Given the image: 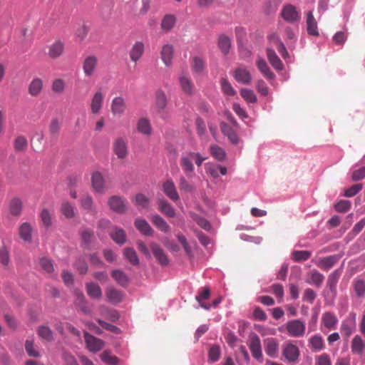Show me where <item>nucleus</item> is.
Wrapping results in <instances>:
<instances>
[{
  "mask_svg": "<svg viewBox=\"0 0 365 365\" xmlns=\"http://www.w3.org/2000/svg\"><path fill=\"white\" fill-rule=\"evenodd\" d=\"M41 221L43 225L48 228L52 225V213L47 209H43L40 214Z\"/></svg>",
  "mask_w": 365,
  "mask_h": 365,
  "instance_id": "nucleus-54",
  "label": "nucleus"
},
{
  "mask_svg": "<svg viewBox=\"0 0 365 365\" xmlns=\"http://www.w3.org/2000/svg\"><path fill=\"white\" fill-rule=\"evenodd\" d=\"M241 96L248 103H254L257 101V96L252 90L242 88L240 91Z\"/></svg>",
  "mask_w": 365,
  "mask_h": 365,
  "instance_id": "nucleus-61",
  "label": "nucleus"
},
{
  "mask_svg": "<svg viewBox=\"0 0 365 365\" xmlns=\"http://www.w3.org/2000/svg\"><path fill=\"white\" fill-rule=\"evenodd\" d=\"M267 55L269 63L275 69L279 71L283 69L284 66L282 61L272 48H268L267 49Z\"/></svg>",
  "mask_w": 365,
  "mask_h": 365,
  "instance_id": "nucleus-35",
  "label": "nucleus"
},
{
  "mask_svg": "<svg viewBox=\"0 0 365 365\" xmlns=\"http://www.w3.org/2000/svg\"><path fill=\"white\" fill-rule=\"evenodd\" d=\"M28 147V141L23 135L16 137L14 141V148L17 152H24Z\"/></svg>",
  "mask_w": 365,
  "mask_h": 365,
  "instance_id": "nucleus-49",
  "label": "nucleus"
},
{
  "mask_svg": "<svg viewBox=\"0 0 365 365\" xmlns=\"http://www.w3.org/2000/svg\"><path fill=\"white\" fill-rule=\"evenodd\" d=\"M173 56V46L169 43L165 44L160 51V57L166 66H170L172 65Z\"/></svg>",
  "mask_w": 365,
  "mask_h": 365,
  "instance_id": "nucleus-23",
  "label": "nucleus"
},
{
  "mask_svg": "<svg viewBox=\"0 0 365 365\" xmlns=\"http://www.w3.org/2000/svg\"><path fill=\"white\" fill-rule=\"evenodd\" d=\"M281 16L287 22L293 24L300 19V13L297 8L291 4L284 6L282 8Z\"/></svg>",
  "mask_w": 365,
  "mask_h": 365,
  "instance_id": "nucleus-7",
  "label": "nucleus"
},
{
  "mask_svg": "<svg viewBox=\"0 0 365 365\" xmlns=\"http://www.w3.org/2000/svg\"><path fill=\"white\" fill-rule=\"evenodd\" d=\"M206 66L205 61L199 56H194L191 61V68L194 73H203Z\"/></svg>",
  "mask_w": 365,
  "mask_h": 365,
  "instance_id": "nucleus-41",
  "label": "nucleus"
},
{
  "mask_svg": "<svg viewBox=\"0 0 365 365\" xmlns=\"http://www.w3.org/2000/svg\"><path fill=\"white\" fill-rule=\"evenodd\" d=\"M92 187L93 190L99 193H104L107 187L102 174L99 172H95L91 177Z\"/></svg>",
  "mask_w": 365,
  "mask_h": 365,
  "instance_id": "nucleus-18",
  "label": "nucleus"
},
{
  "mask_svg": "<svg viewBox=\"0 0 365 365\" xmlns=\"http://www.w3.org/2000/svg\"><path fill=\"white\" fill-rule=\"evenodd\" d=\"M43 88V81L39 78H34L29 86V93L34 97L38 96Z\"/></svg>",
  "mask_w": 365,
  "mask_h": 365,
  "instance_id": "nucleus-39",
  "label": "nucleus"
},
{
  "mask_svg": "<svg viewBox=\"0 0 365 365\" xmlns=\"http://www.w3.org/2000/svg\"><path fill=\"white\" fill-rule=\"evenodd\" d=\"M110 237L113 241L119 245H123L125 242V233L121 228L115 227L110 233Z\"/></svg>",
  "mask_w": 365,
  "mask_h": 365,
  "instance_id": "nucleus-48",
  "label": "nucleus"
},
{
  "mask_svg": "<svg viewBox=\"0 0 365 365\" xmlns=\"http://www.w3.org/2000/svg\"><path fill=\"white\" fill-rule=\"evenodd\" d=\"M257 66L264 76L269 79L272 80L274 78L275 75L272 73L268 66L266 61L262 58H258L256 61Z\"/></svg>",
  "mask_w": 365,
  "mask_h": 365,
  "instance_id": "nucleus-38",
  "label": "nucleus"
},
{
  "mask_svg": "<svg viewBox=\"0 0 365 365\" xmlns=\"http://www.w3.org/2000/svg\"><path fill=\"white\" fill-rule=\"evenodd\" d=\"M98 65V59L94 55L86 56L82 61V69L86 77L94 76Z\"/></svg>",
  "mask_w": 365,
  "mask_h": 365,
  "instance_id": "nucleus-4",
  "label": "nucleus"
},
{
  "mask_svg": "<svg viewBox=\"0 0 365 365\" xmlns=\"http://www.w3.org/2000/svg\"><path fill=\"white\" fill-rule=\"evenodd\" d=\"M38 336L46 341H51L53 339V331L48 327L41 326L38 329Z\"/></svg>",
  "mask_w": 365,
  "mask_h": 365,
  "instance_id": "nucleus-52",
  "label": "nucleus"
},
{
  "mask_svg": "<svg viewBox=\"0 0 365 365\" xmlns=\"http://www.w3.org/2000/svg\"><path fill=\"white\" fill-rule=\"evenodd\" d=\"M220 86L224 94L229 96H233L236 94V91L226 78H223L220 80Z\"/></svg>",
  "mask_w": 365,
  "mask_h": 365,
  "instance_id": "nucleus-56",
  "label": "nucleus"
},
{
  "mask_svg": "<svg viewBox=\"0 0 365 365\" xmlns=\"http://www.w3.org/2000/svg\"><path fill=\"white\" fill-rule=\"evenodd\" d=\"M145 51V45L142 41H136L129 51V56L133 62H138Z\"/></svg>",
  "mask_w": 365,
  "mask_h": 365,
  "instance_id": "nucleus-21",
  "label": "nucleus"
},
{
  "mask_svg": "<svg viewBox=\"0 0 365 365\" xmlns=\"http://www.w3.org/2000/svg\"><path fill=\"white\" fill-rule=\"evenodd\" d=\"M307 30L309 35H319L317 24L312 11H309L307 15Z\"/></svg>",
  "mask_w": 365,
  "mask_h": 365,
  "instance_id": "nucleus-36",
  "label": "nucleus"
},
{
  "mask_svg": "<svg viewBox=\"0 0 365 365\" xmlns=\"http://www.w3.org/2000/svg\"><path fill=\"white\" fill-rule=\"evenodd\" d=\"M136 229L143 235L152 236L154 230L149 223L144 219L137 218L134 222Z\"/></svg>",
  "mask_w": 365,
  "mask_h": 365,
  "instance_id": "nucleus-27",
  "label": "nucleus"
},
{
  "mask_svg": "<svg viewBox=\"0 0 365 365\" xmlns=\"http://www.w3.org/2000/svg\"><path fill=\"white\" fill-rule=\"evenodd\" d=\"M84 339L88 349L94 353L102 349L104 346V341L102 339L93 336L87 331L84 332Z\"/></svg>",
  "mask_w": 365,
  "mask_h": 365,
  "instance_id": "nucleus-8",
  "label": "nucleus"
},
{
  "mask_svg": "<svg viewBox=\"0 0 365 365\" xmlns=\"http://www.w3.org/2000/svg\"><path fill=\"white\" fill-rule=\"evenodd\" d=\"M61 212L68 219L73 218L76 215L75 207L68 201H63L61 206Z\"/></svg>",
  "mask_w": 365,
  "mask_h": 365,
  "instance_id": "nucleus-46",
  "label": "nucleus"
},
{
  "mask_svg": "<svg viewBox=\"0 0 365 365\" xmlns=\"http://www.w3.org/2000/svg\"><path fill=\"white\" fill-rule=\"evenodd\" d=\"M124 255L126 259L133 265H138L139 264V259L137 254L133 248L126 247L124 250Z\"/></svg>",
  "mask_w": 365,
  "mask_h": 365,
  "instance_id": "nucleus-57",
  "label": "nucleus"
},
{
  "mask_svg": "<svg viewBox=\"0 0 365 365\" xmlns=\"http://www.w3.org/2000/svg\"><path fill=\"white\" fill-rule=\"evenodd\" d=\"M205 159L206 158H203L199 153L187 152L182 154L180 164L185 175L192 178L195 170L193 162L197 166H201Z\"/></svg>",
  "mask_w": 365,
  "mask_h": 365,
  "instance_id": "nucleus-1",
  "label": "nucleus"
},
{
  "mask_svg": "<svg viewBox=\"0 0 365 365\" xmlns=\"http://www.w3.org/2000/svg\"><path fill=\"white\" fill-rule=\"evenodd\" d=\"M206 172L210 175L213 178H217L220 175H225L227 173V170L225 167L213 164L208 163L206 165Z\"/></svg>",
  "mask_w": 365,
  "mask_h": 365,
  "instance_id": "nucleus-28",
  "label": "nucleus"
},
{
  "mask_svg": "<svg viewBox=\"0 0 365 365\" xmlns=\"http://www.w3.org/2000/svg\"><path fill=\"white\" fill-rule=\"evenodd\" d=\"M282 355L287 362L294 364L299 359L300 351L297 346L289 341L284 344Z\"/></svg>",
  "mask_w": 365,
  "mask_h": 365,
  "instance_id": "nucleus-5",
  "label": "nucleus"
},
{
  "mask_svg": "<svg viewBox=\"0 0 365 365\" xmlns=\"http://www.w3.org/2000/svg\"><path fill=\"white\" fill-rule=\"evenodd\" d=\"M108 204L110 210L117 213L123 214L126 212L127 207L125 200L122 197L113 195L109 197Z\"/></svg>",
  "mask_w": 365,
  "mask_h": 365,
  "instance_id": "nucleus-9",
  "label": "nucleus"
},
{
  "mask_svg": "<svg viewBox=\"0 0 365 365\" xmlns=\"http://www.w3.org/2000/svg\"><path fill=\"white\" fill-rule=\"evenodd\" d=\"M162 190L164 194L172 201L177 202L180 200L179 193L172 179H168L163 183Z\"/></svg>",
  "mask_w": 365,
  "mask_h": 365,
  "instance_id": "nucleus-12",
  "label": "nucleus"
},
{
  "mask_svg": "<svg viewBox=\"0 0 365 365\" xmlns=\"http://www.w3.org/2000/svg\"><path fill=\"white\" fill-rule=\"evenodd\" d=\"M151 222L161 232L168 233L170 231L168 223L159 215L154 214L150 216Z\"/></svg>",
  "mask_w": 365,
  "mask_h": 365,
  "instance_id": "nucleus-26",
  "label": "nucleus"
},
{
  "mask_svg": "<svg viewBox=\"0 0 365 365\" xmlns=\"http://www.w3.org/2000/svg\"><path fill=\"white\" fill-rule=\"evenodd\" d=\"M220 129L222 133L227 136L229 140L233 144H237L239 142L238 136L235 130L226 123H220Z\"/></svg>",
  "mask_w": 365,
  "mask_h": 365,
  "instance_id": "nucleus-30",
  "label": "nucleus"
},
{
  "mask_svg": "<svg viewBox=\"0 0 365 365\" xmlns=\"http://www.w3.org/2000/svg\"><path fill=\"white\" fill-rule=\"evenodd\" d=\"M150 248L158 262L161 266H167L169 264V259L165 252L155 242L150 244Z\"/></svg>",
  "mask_w": 365,
  "mask_h": 365,
  "instance_id": "nucleus-15",
  "label": "nucleus"
},
{
  "mask_svg": "<svg viewBox=\"0 0 365 365\" xmlns=\"http://www.w3.org/2000/svg\"><path fill=\"white\" fill-rule=\"evenodd\" d=\"M308 346L314 352H318L325 349V344L323 337L317 334L308 339Z\"/></svg>",
  "mask_w": 365,
  "mask_h": 365,
  "instance_id": "nucleus-20",
  "label": "nucleus"
},
{
  "mask_svg": "<svg viewBox=\"0 0 365 365\" xmlns=\"http://www.w3.org/2000/svg\"><path fill=\"white\" fill-rule=\"evenodd\" d=\"M158 210L168 217L173 218L176 215L175 210L172 205L164 198L157 200Z\"/></svg>",
  "mask_w": 365,
  "mask_h": 365,
  "instance_id": "nucleus-17",
  "label": "nucleus"
},
{
  "mask_svg": "<svg viewBox=\"0 0 365 365\" xmlns=\"http://www.w3.org/2000/svg\"><path fill=\"white\" fill-rule=\"evenodd\" d=\"M322 322L326 328L332 329L336 327V325L338 323V319L334 313L327 312L323 314Z\"/></svg>",
  "mask_w": 365,
  "mask_h": 365,
  "instance_id": "nucleus-33",
  "label": "nucleus"
},
{
  "mask_svg": "<svg viewBox=\"0 0 365 365\" xmlns=\"http://www.w3.org/2000/svg\"><path fill=\"white\" fill-rule=\"evenodd\" d=\"M101 359L104 363L108 365H116L118 361L116 356L110 355L108 351H103L101 354Z\"/></svg>",
  "mask_w": 365,
  "mask_h": 365,
  "instance_id": "nucleus-63",
  "label": "nucleus"
},
{
  "mask_svg": "<svg viewBox=\"0 0 365 365\" xmlns=\"http://www.w3.org/2000/svg\"><path fill=\"white\" fill-rule=\"evenodd\" d=\"M168 103V100L165 92L162 90H158L155 94V106L159 111L165 109Z\"/></svg>",
  "mask_w": 365,
  "mask_h": 365,
  "instance_id": "nucleus-45",
  "label": "nucleus"
},
{
  "mask_svg": "<svg viewBox=\"0 0 365 365\" xmlns=\"http://www.w3.org/2000/svg\"><path fill=\"white\" fill-rule=\"evenodd\" d=\"M178 184L182 192H192L195 190L194 186L191 185L184 176L180 177Z\"/></svg>",
  "mask_w": 365,
  "mask_h": 365,
  "instance_id": "nucleus-59",
  "label": "nucleus"
},
{
  "mask_svg": "<svg viewBox=\"0 0 365 365\" xmlns=\"http://www.w3.org/2000/svg\"><path fill=\"white\" fill-rule=\"evenodd\" d=\"M138 131L143 135H150L152 131L150 123L145 118H140L137 123Z\"/></svg>",
  "mask_w": 365,
  "mask_h": 365,
  "instance_id": "nucleus-44",
  "label": "nucleus"
},
{
  "mask_svg": "<svg viewBox=\"0 0 365 365\" xmlns=\"http://www.w3.org/2000/svg\"><path fill=\"white\" fill-rule=\"evenodd\" d=\"M110 110L114 115H123L126 110L125 100L120 96L114 98L111 102Z\"/></svg>",
  "mask_w": 365,
  "mask_h": 365,
  "instance_id": "nucleus-25",
  "label": "nucleus"
},
{
  "mask_svg": "<svg viewBox=\"0 0 365 365\" xmlns=\"http://www.w3.org/2000/svg\"><path fill=\"white\" fill-rule=\"evenodd\" d=\"M249 348L252 353V356L258 361L262 359V346L259 337L253 334L250 338Z\"/></svg>",
  "mask_w": 365,
  "mask_h": 365,
  "instance_id": "nucleus-11",
  "label": "nucleus"
},
{
  "mask_svg": "<svg viewBox=\"0 0 365 365\" xmlns=\"http://www.w3.org/2000/svg\"><path fill=\"white\" fill-rule=\"evenodd\" d=\"M234 78L240 83L250 84L252 76L250 71L245 67H238L233 71Z\"/></svg>",
  "mask_w": 365,
  "mask_h": 365,
  "instance_id": "nucleus-16",
  "label": "nucleus"
},
{
  "mask_svg": "<svg viewBox=\"0 0 365 365\" xmlns=\"http://www.w3.org/2000/svg\"><path fill=\"white\" fill-rule=\"evenodd\" d=\"M176 17L173 14H166L163 16L160 26L164 32H168L175 26L176 24Z\"/></svg>",
  "mask_w": 365,
  "mask_h": 365,
  "instance_id": "nucleus-37",
  "label": "nucleus"
},
{
  "mask_svg": "<svg viewBox=\"0 0 365 365\" xmlns=\"http://www.w3.org/2000/svg\"><path fill=\"white\" fill-rule=\"evenodd\" d=\"M105 96L101 91H97L94 93L90 103L91 113L94 115L100 113L103 108Z\"/></svg>",
  "mask_w": 365,
  "mask_h": 365,
  "instance_id": "nucleus-10",
  "label": "nucleus"
},
{
  "mask_svg": "<svg viewBox=\"0 0 365 365\" xmlns=\"http://www.w3.org/2000/svg\"><path fill=\"white\" fill-rule=\"evenodd\" d=\"M337 259L336 256H329L319 259V260L316 262V264L323 269L328 270L336 263Z\"/></svg>",
  "mask_w": 365,
  "mask_h": 365,
  "instance_id": "nucleus-42",
  "label": "nucleus"
},
{
  "mask_svg": "<svg viewBox=\"0 0 365 365\" xmlns=\"http://www.w3.org/2000/svg\"><path fill=\"white\" fill-rule=\"evenodd\" d=\"M179 84L181 90L187 96H192L195 93V86L187 73H182L179 76Z\"/></svg>",
  "mask_w": 365,
  "mask_h": 365,
  "instance_id": "nucleus-13",
  "label": "nucleus"
},
{
  "mask_svg": "<svg viewBox=\"0 0 365 365\" xmlns=\"http://www.w3.org/2000/svg\"><path fill=\"white\" fill-rule=\"evenodd\" d=\"M293 259L297 261H305L307 260L312 255L311 252L308 250H299L294 251L292 253Z\"/></svg>",
  "mask_w": 365,
  "mask_h": 365,
  "instance_id": "nucleus-62",
  "label": "nucleus"
},
{
  "mask_svg": "<svg viewBox=\"0 0 365 365\" xmlns=\"http://www.w3.org/2000/svg\"><path fill=\"white\" fill-rule=\"evenodd\" d=\"M149 199L143 194H137L135 197V204L141 208H147L149 205Z\"/></svg>",
  "mask_w": 365,
  "mask_h": 365,
  "instance_id": "nucleus-60",
  "label": "nucleus"
},
{
  "mask_svg": "<svg viewBox=\"0 0 365 365\" xmlns=\"http://www.w3.org/2000/svg\"><path fill=\"white\" fill-rule=\"evenodd\" d=\"M264 351L267 355L272 358L278 356L279 343L274 338H268L264 341Z\"/></svg>",
  "mask_w": 365,
  "mask_h": 365,
  "instance_id": "nucleus-22",
  "label": "nucleus"
},
{
  "mask_svg": "<svg viewBox=\"0 0 365 365\" xmlns=\"http://www.w3.org/2000/svg\"><path fill=\"white\" fill-rule=\"evenodd\" d=\"M356 329V314H350L341 324L340 330L344 337L347 339Z\"/></svg>",
  "mask_w": 365,
  "mask_h": 365,
  "instance_id": "nucleus-6",
  "label": "nucleus"
},
{
  "mask_svg": "<svg viewBox=\"0 0 365 365\" xmlns=\"http://www.w3.org/2000/svg\"><path fill=\"white\" fill-rule=\"evenodd\" d=\"M23 208L22 201L19 197L11 200L9 205V213L14 216H19Z\"/></svg>",
  "mask_w": 365,
  "mask_h": 365,
  "instance_id": "nucleus-40",
  "label": "nucleus"
},
{
  "mask_svg": "<svg viewBox=\"0 0 365 365\" xmlns=\"http://www.w3.org/2000/svg\"><path fill=\"white\" fill-rule=\"evenodd\" d=\"M231 46L230 39L224 35H222L218 38V46L224 54H227Z\"/></svg>",
  "mask_w": 365,
  "mask_h": 365,
  "instance_id": "nucleus-53",
  "label": "nucleus"
},
{
  "mask_svg": "<svg viewBox=\"0 0 365 365\" xmlns=\"http://www.w3.org/2000/svg\"><path fill=\"white\" fill-rule=\"evenodd\" d=\"M114 153L119 159H124L128 155L127 141L122 137L117 138L113 145Z\"/></svg>",
  "mask_w": 365,
  "mask_h": 365,
  "instance_id": "nucleus-14",
  "label": "nucleus"
},
{
  "mask_svg": "<svg viewBox=\"0 0 365 365\" xmlns=\"http://www.w3.org/2000/svg\"><path fill=\"white\" fill-rule=\"evenodd\" d=\"M111 275L113 278L121 286H125L128 283V277L120 270H113Z\"/></svg>",
  "mask_w": 365,
  "mask_h": 365,
  "instance_id": "nucleus-55",
  "label": "nucleus"
},
{
  "mask_svg": "<svg viewBox=\"0 0 365 365\" xmlns=\"http://www.w3.org/2000/svg\"><path fill=\"white\" fill-rule=\"evenodd\" d=\"M351 352L354 354L361 355L365 349V341L359 335H356L351 341Z\"/></svg>",
  "mask_w": 365,
  "mask_h": 365,
  "instance_id": "nucleus-32",
  "label": "nucleus"
},
{
  "mask_svg": "<svg viewBox=\"0 0 365 365\" xmlns=\"http://www.w3.org/2000/svg\"><path fill=\"white\" fill-rule=\"evenodd\" d=\"M87 294L92 299H100L102 297V290L100 286L94 282L86 284Z\"/></svg>",
  "mask_w": 365,
  "mask_h": 365,
  "instance_id": "nucleus-31",
  "label": "nucleus"
},
{
  "mask_svg": "<svg viewBox=\"0 0 365 365\" xmlns=\"http://www.w3.org/2000/svg\"><path fill=\"white\" fill-rule=\"evenodd\" d=\"M286 330L288 334L294 338L304 336L306 331V324L302 319H292L287 322Z\"/></svg>",
  "mask_w": 365,
  "mask_h": 365,
  "instance_id": "nucleus-2",
  "label": "nucleus"
},
{
  "mask_svg": "<svg viewBox=\"0 0 365 365\" xmlns=\"http://www.w3.org/2000/svg\"><path fill=\"white\" fill-rule=\"evenodd\" d=\"M106 295L108 301L113 304H117L120 303L123 299V292L113 287H108L106 290Z\"/></svg>",
  "mask_w": 365,
  "mask_h": 365,
  "instance_id": "nucleus-19",
  "label": "nucleus"
},
{
  "mask_svg": "<svg viewBox=\"0 0 365 365\" xmlns=\"http://www.w3.org/2000/svg\"><path fill=\"white\" fill-rule=\"evenodd\" d=\"M80 204L83 209L86 210L91 215H96L97 213L93 198L91 195H86L83 196L80 200Z\"/></svg>",
  "mask_w": 365,
  "mask_h": 365,
  "instance_id": "nucleus-34",
  "label": "nucleus"
},
{
  "mask_svg": "<svg viewBox=\"0 0 365 365\" xmlns=\"http://www.w3.org/2000/svg\"><path fill=\"white\" fill-rule=\"evenodd\" d=\"M39 265L48 274L53 273L54 268L52 261L50 259L45 257L40 258Z\"/></svg>",
  "mask_w": 365,
  "mask_h": 365,
  "instance_id": "nucleus-58",
  "label": "nucleus"
},
{
  "mask_svg": "<svg viewBox=\"0 0 365 365\" xmlns=\"http://www.w3.org/2000/svg\"><path fill=\"white\" fill-rule=\"evenodd\" d=\"M65 49V43L58 39L47 46L46 54L49 59L56 60L64 55Z\"/></svg>",
  "mask_w": 365,
  "mask_h": 365,
  "instance_id": "nucleus-3",
  "label": "nucleus"
},
{
  "mask_svg": "<svg viewBox=\"0 0 365 365\" xmlns=\"http://www.w3.org/2000/svg\"><path fill=\"white\" fill-rule=\"evenodd\" d=\"M210 297V289L207 287H202L199 294L195 297V299L200 304V306L206 309L209 310L211 307L210 304L205 303L203 300L209 299Z\"/></svg>",
  "mask_w": 365,
  "mask_h": 365,
  "instance_id": "nucleus-29",
  "label": "nucleus"
},
{
  "mask_svg": "<svg viewBox=\"0 0 365 365\" xmlns=\"http://www.w3.org/2000/svg\"><path fill=\"white\" fill-rule=\"evenodd\" d=\"M309 279L307 281L309 284L315 285L317 287H321L324 279V276L322 274L316 269H313L309 273Z\"/></svg>",
  "mask_w": 365,
  "mask_h": 365,
  "instance_id": "nucleus-43",
  "label": "nucleus"
},
{
  "mask_svg": "<svg viewBox=\"0 0 365 365\" xmlns=\"http://www.w3.org/2000/svg\"><path fill=\"white\" fill-rule=\"evenodd\" d=\"M351 207L349 200H341L334 205V209L339 212H346Z\"/></svg>",
  "mask_w": 365,
  "mask_h": 365,
  "instance_id": "nucleus-64",
  "label": "nucleus"
},
{
  "mask_svg": "<svg viewBox=\"0 0 365 365\" xmlns=\"http://www.w3.org/2000/svg\"><path fill=\"white\" fill-rule=\"evenodd\" d=\"M267 38L269 43L277 48L279 53L282 55L283 58H286L287 57L289 56L286 47L284 46V43L281 41L279 36L277 34L272 33L269 34L267 36Z\"/></svg>",
  "mask_w": 365,
  "mask_h": 365,
  "instance_id": "nucleus-24",
  "label": "nucleus"
},
{
  "mask_svg": "<svg viewBox=\"0 0 365 365\" xmlns=\"http://www.w3.org/2000/svg\"><path fill=\"white\" fill-rule=\"evenodd\" d=\"M340 275L341 272L339 270H335L328 277L327 285L332 292H336V284Z\"/></svg>",
  "mask_w": 365,
  "mask_h": 365,
  "instance_id": "nucleus-50",
  "label": "nucleus"
},
{
  "mask_svg": "<svg viewBox=\"0 0 365 365\" xmlns=\"http://www.w3.org/2000/svg\"><path fill=\"white\" fill-rule=\"evenodd\" d=\"M31 232L32 227L28 222L23 223L19 227L20 237L26 242H31Z\"/></svg>",
  "mask_w": 365,
  "mask_h": 365,
  "instance_id": "nucleus-47",
  "label": "nucleus"
},
{
  "mask_svg": "<svg viewBox=\"0 0 365 365\" xmlns=\"http://www.w3.org/2000/svg\"><path fill=\"white\" fill-rule=\"evenodd\" d=\"M211 155L217 160L223 161L226 157V153L223 148L218 145L210 146Z\"/></svg>",
  "mask_w": 365,
  "mask_h": 365,
  "instance_id": "nucleus-51",
  "label": "nucleus"
}]
</instances>
